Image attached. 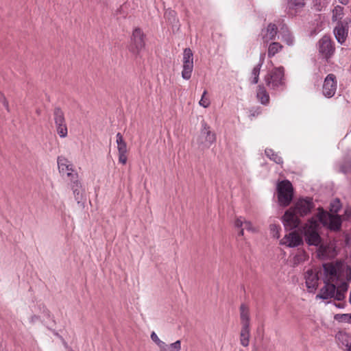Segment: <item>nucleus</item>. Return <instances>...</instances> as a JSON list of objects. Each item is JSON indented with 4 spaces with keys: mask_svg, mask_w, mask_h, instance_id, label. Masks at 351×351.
Instances as JSON below:
<instances>
[{
    "mask_svg": "<svg viewBox=\"0 0 351 351\" xmlns=\"http://www.w3.org/2000/svg\"><path fill=\"white\" fill-rule=\"evenodd\" d=\"M264 80L270 89L276 90L283 87L285 84L284 68H274L265 76Z\"/></svg>",
    "mask_w": 351,
    "mask_h": 351,
    "instance_id": "4",
    "label": "nucleus"
},
{
    "mask_svg": "<svg viewBox=\"0 0 351 351\" xmlns=\"http://www.w3.org/2000/svg\"><path fill=\"white\" fill-rule=\"evenodd\" d=\"M283 49V46L278 42L271 43L268 46L267 56L269 58L274 57Z\"/></svg>",
    "mask_w": 351,
    "mask_h": 351,
    "instance_id": "26",
    "label": "nucleus"
},
{
    "mask_svg": "<svg viewBox=\"0 0 351 351\" xmlns=\"http://www.w3.org/2000/svg\"><path fill=\"white\" fill-rule=\"evenodd\" d=\"M270 232L273 237L278 239L280 237V227L276 224H271L269 226Z\"/></svg>",
    "mask_w": 351,
    "mask_h": 351,
    "instance_id": "37",
    "label": "nucleus"
},
{
    "mask_svg": "<svg viewBox=\"0 0 351 351\" xmlns=\"http://www.w3.org/2000/svg\"><path fill=\"white\" fill-rule=\"evenodd\" d=\"M256 97L263 105H267L269 103V93L262 84L257 87Z\"/></svg>",
    "mask_w": 351,
    "mask_h": 351,
    "instance_id": "20",
    "label": "nucleus"
},
{
    "mask_svg": "<svg viewBox=\"0 0 351 351\" xmlns=\"http://www.w3.org/2000/svg\"><path fill=\"white\" fill-rule=\"evenodd\" d=\"M202 134L205 136V142L206 145L210 146L215 142L216 135L210 131V128L207 126V125L204 126Z\"/></svg>",
    "mask_w": 351,
    "mask_h": 351,
    "instance_id": "24",
    "label": "nucleus"
},
{
    "mask_svg": "<svg viewBox=\"0 0 351 351\" xmlns=\"http://www.w3.org/2000/svg\"><path fill=\"white\" fill-rule=\"evenodd\" d=\"M263 61H264L263 58L261 57L260 59V62L256 66H255L252 71V73H251V75H252V83L253 84H256L258 82L260 71H261L262 65L263 64Z\"/></svg>",
    "mask_w": 351,
    "mask_h": 351,
    "instance_id": "28",
    "label": "nucleus"
},
{
    "mask_svg": "<svg viewBox=\"0 0 351 351\" xmlns=\"http://www.w3.org/2000/svg\"><path fill=\"white\" fill-rule=\"evenodd\" d=\"M341 208V202L337 199L330 204V211L332 213H337L340 210Z\"/></svg>",
    "mask_w": 351,
    "mask_h": 351,
    "instance_id": "34",
    "label": "nucleus"
},
{
    "mask_svg": "<svg viewBox=\"0 0 351 351\" xmlns=\"http://www.w3.org/2000/svg\"><path fill=\"white\" fill-rule=\"evenodd\" d=\"M282 39L288 45H291L293 43V38L289 33L285 34Z\"/></svg>",
    "mask_w": 351,
    "mask_h": 351,
    "instance_id": "41",
    "label": "nucleus"
},
{
    "mask_svg": "<svg viewBox=\"0 0 351 351\" xmlns=\"http://www.w3.org/2000/svg\"><path fill=\"white\" fill-rule=\"evenodd\" d=\"M265 153L270 160H273L278 165H282L283 163L282 158L278 156V154L276 153L273 149H266L265 150Z\"/></svg>",
    "mask_w": 351,
    "mask_h": 351,
    "instance_id": "29",
    "label": "nucleus"
},
{
    "mask_svg": "<svg viewBox=\"0 0 351 351\" xmlns=\"http://www.w3.org/2000/svg\"><path fill=\"white\" fill-rule=\"evenodd\" d=\"M335 319H341V321L351 324V314L337 315Z\"/></svg>",
    "mask_w": 351,
    "mask_h": 351,
    "instance_id": "38",
    "label": "nucleus"
},
{
    "mask_svg": "<svg viewBox=\"0 0 351 351\" xmlns=\"http://www.w3.org/2000/svg\"><path fill=\"white\" fill-rule=\"evenodd\" d=\"M318 210L317 218L320 223L324 226H327L331 230L337 231L340 229L341 218L339 215L326 213L321 208Z\"/></svg>",
    "mask_w": 351,
    "mask_h": 351,
    "instance_id": "5",
    "label": "nucleus"
},
{
    "mask_svg": "<svg viewBox=\"0 0 351 351\" xmlns=\"http://www.w3.org/2000/svg\"><path fill=\"white\" fill-rule=\"evenodd\" d=\"M304 278L308 291L311 293L314 292L318 287V272L315 269H308L305 273Z\"/></svg>",
    "mask_w": 351,
    "mask_h": 351,
    "instance_id": "14",
    "label": "nucleus"
},
{
    "mask_svg": "<svg viewBox=\"0 0 351 351\" xmlns=\"http://www.w3.org/2000/svg\"><path fill=\"white\" fill-rule=\"evenodd\" d=\"M343 15V8L341 5H337L332 10V20L337 21L342 19Z\"/></svg>",
    "mask_w": 351,
    "mask_h": 351,
    "instance_id": "31",
    "label": "nucleus"
},
{
    "mask_svg": "<svg viewBox=\"0 0 351 351\" xmlns=\"http://www.w3.org/2000/svg\"><path fill=\"white\" fill-rule=\"evenodd\" d=\"M263 40L265 43L274 40L278 34V27L274 23H269L265 30L262 31Z\"/></svg>",
    "mask_w": 351,
    "mask_h": 351,
    "instance_id": "19",
    "label": "nucleus"
},
{
    "mask_svg": "<svg viewBox=\"0 0 351 351\" xmlns=\"http://www.w3.org/2000/svg\"><path fill=\"white\" fill-rule=\"evenodd\" d=\"M206 95H207V91L204 90L202 94V98L199 102V105L204 108H208L210 104V99L206 96Z\"/></svg>",
    "mask_w": 351,
    "mask_h": 351,
    "instance_id": "35",
    "label": "nucleus"
},
{
    "mask_svg": "<svg viewBox=\"0 0 351 351\" xmlns=\"http://www.w3.org/2000/svg\"><path fill=\"white\" fill-rule=\"evenodd\" d=\"M319 53L328 60L334 54L335 48L330 36H324L318 42Z\"/></svg>",
    "mask_w": 351,
    "mask_h": 351,
    "instance_id": "11",
    "label": "nucleus"
},
{
    "mask_svg": "<svg viewBox=\"0 0 351 351\" xmlns=\"http://www.w3.org/2000/svg\"><path fill=\"white\" fill-rule=\"evenodd\" d=\"M337 338L341 345L345 346L346 349L351 347V336L349 334L340 332L337 335Z\"/></svg>",
    "mask_w": 351,
    "mask_h": 351,
    "instance_id": "27",
    "label": "nucleus"
},
{
    "mask_svg": "<svg viewBox=\"0 0 351 351\" xmlns=\"http://www.w3.org/2000/svg\"><path fill=\"white\" fill-rule=\"evenodd\" d=\"M337 82L336 76L332 74H328L324 79L322 86V93L327 98L332 97L337 90Z\"/></svg>",
    "mask_w": 351,
    "mask_h": 351,
    "instance_id": "12",
    "label": "nucleus"
},
{
    "mask_svg": "<svg viewBox=\"0 0 351 351\" xmlns=\"http://www.w3.org/2000/svg\"><path fill=\"white\" fill-rule=\"evenodd\" d=\"M57 160L58 170L62 176H64L66 173L71 172L74 169L73 164L66 157L58 156Z\"/></svg>",
    "mask_w": 351,
    "mask_h": 351,
    "instance_id": "18",
    "label": "nucleus"
},
{
    "mask_svg": "<svg viewBox=\"0 0 351 351\" xmlns=\"http://www.w3.org/2000/svg\"><path fill=\"white\" fill-rule=\"evenodd\" d=\"M240 317L242 326L250 327V312L248 307L242 304L240 306Z\"/></svg>",
    "mask_w": 351,
    "mask_h": 351,
    "instance_id": "21",
    "label": "nucleus"
},
{
    "mask_svg": "<svg viewBox=\"0 0 351 351\" xmlns=\"http://www.w3.org/2000/svg\"><path fill=\"white\" fill-rule=\"evenodd\" d=\"M323 280L324 286L317 297L343 300L351 280V268L341 261L323 264Z\"/></svg>",
    "mask_w": 351,
    "mask_h": 351,
    "instance_id": "1",
    "label": "nucleus"
},
{
    "mask_svg": "<svg viewBox=\"0 0 351 351\" xmlns=\"http://www.w3.org/2000/svg\"><path fill=\"white\" fill-rule=\"evenodd\" d=\"M317 252L318 257L322 259L333 258L336 254L332 244L320 245Z\"/></svg>",
    "mask_w": 351,
    "mask_h": 351,
    "instance_id": "17",
    "label": "nucleus"
},
{
    "mask_svg": "<svg viewBox=\"0 0 351 351\" xmlns=\"http://www.w3.org/2000/svg\"><path fill=\"white\" fill-rule=\"evenodd\" d=\"M71 187L73 191V193L75 199L77 201V202H80V201L82 199V193H81L82 184H81V182H79L72 183L71 185Z\"/></svg>",
    "mask_w": 351,
    "mask_h": 351,
    "instance_id": "30",
    "label": "nucleus"
},
{
    "mask_svg": "<svg viewBox=\"0 0 351 351\" xmlns=\"http://www.w3.org/2000/svg\"><path fill=\"white\" fill-rule=\"evenodd\" d=\"M71 182V184L74 182H79V175L75 169L72 170L71 172H67L65 175Z\"/></svg>",
    "mask_w": 351,
    "mask_h": 351,
    "instance_id": "33",
    "label": "nucleus"
},
{
    "mask_svg": "<svg viewBox=\"0 0 351 351\" xmlns=\"http://www.w3.org/2000/svg\"><path fill=\"white\" fill-rule=\"evenodd\" d=\"M350 21L345 23L339 21L334 29V34L336 40L340 44H343L346 40L348 34V23Z\"/></svg>",
    "mask_w": 351,
    "mask_h": 351,
    "instance_id": "15",
    "label": "nucleus"
},
{
    "mask_svg": "<svg viewBox=\"0 0 351 351\" xmlns=\"http://www.w3.org/2000/svg\"><path fill=\"white\" fill-rule=\"evenodd\" d=\"M297 215L291 208L285 211L282 217V221L286 230H292L299 226L300 219Z\"/></svg>",
    "mask_w": 351,
    "mask_h": 351,
    "instance_id": "10",
    "label": "nucleus"
},
{
    "mask_svg": "<svg viewBox=\"0 0 351 351\" xmlns=\"http://www.w3.org/2000/svg\"><path fill=\"white\" fill-rule=\"evenodd\" d=\"M346 351H351V347L350 348L346 349Z\"/></svg>",
    "mask_w": 351,
    "mask_h": 351,
    "instance_id": "46",
    "label": "nucleus"
},
{
    "mask_svg": "<svg viewBox=\"0 0 351 351\" xmlns=\"http://www.w3.org/2000/svg\"><path fill=\"white\" fill-rule=\"evenodd\" d=\"M0 101L3 104L8 112L10 111L9 104L5 95L0 91Z\"/></svg>",
    "mask_w": 351,
    "mask_h": 351,
    "instance_id": "40",
    "label": "nucleus"
},
{
    "mask_svg": "<svg viewBox=\"0 0 351 351\" xmlns=\"http://www.w3.org/2000/svg\"><path fill=\"white\" fill-rule=\"evenodd\" d=\"M341 4L347 5L349 2V0H338Z\"/></svg>",
    "mask_w": 351,
    "mask_h": 351,
    "instance_id": "43",
    "label": "nucleus"
},
{
    "mask_svg": "<svg viewBox=\"0 0 351 351\" xmlns=\"http://www.w3.org/2000/svg\"><path fill=\"white\" fill-rule=\"evenodd\" d=\"M280 243L289 247H295L302 243V239L296 232L286 234L281 240Z\"/></svg>",
    "mask_w": 351,
    "mask_h": 351,
    "instance_id": "16",
    "label": "nucleus"
},
{
    "mask_svg": "<svg viewBox=\"0 0 351 351\" xmlns=\"http://www.w3.org/2000/svg\"><path fill=\"white\" fill-rule=\"evenodd\" d=\"M54 122L58 134L60 138H65L68 134V129L63 111L56 108L53 112Z\"/></svg>",
    "mask_w": 351,
    "mask_h": 351,
    "instance_id": "9",
    "label": "nucleus"
},
{
    "mask_svg": "<svg viewBox=\"0 0 351 351\" xmlns=\"http://www.w3.org/2000/svg\"><path fill=\"white\" fill-rule=\"evenodd\" d=\"M319 223L317 217H311L304 225L302 232L308 245L318 246L321 244L322 238L319 234Z\"/></svg>",
    "mask_w": 351,
    "mask_h": 351,
    "instance_id": "2",
    "label": "nucleus"
},
{
    "mask_svg": "<svg viewBox=\"0 0 351 351\" xmlns=\"http://www.w3.org/2000/svg\"><path fill=\"white\" fill-rule=\"evenodd\" d=\"M250 337V327L242 326L240 332V342L243 347H247L249 346Z\"/></svg>",
    "mask_w": 351,
    "mask_h": 351,
    "instance_id": "25",
    "label": "nucleus"
},
{
    "mask_svg": "<svg viewBox=\"0 0 351 351\" xmlns=\"http://www.w3.org/2000/svg\"><path fill=\"white\" fill-rule=\"evenodd\" d=\"M145 36L140 28H135L131 36L130 50L131 52L138 54L145 47Z\"/></svg>",
    "mask_w": 351,
    "mask_h": 351,
    "instance_id": "6",
    "label": "nucleus"
},
{
    "mask_svg": "<svg viewBox=\"0 0 351 351\" xmlns=\"http://www.w3.org/2000/svg\"><path fill=\"white\" fill-rule=\"evenodd\" d=\"M276 189L279 205L283 207L289 206L293 197V188L291 183L287 180L278 182Z\"/></svg>",
    "mask_w": 351,
    "mask_h": 351,
    "instance_id": "3",
    "label": "nucleus"
},
{
    "mask_svg": "<svg viewBox=\"0 0 351 351\" xmlns=\"http://www.w3.org/2000/svg\"><path fill=\"white\" fill-rule=\"evenodd\" d=\"M239 229H240V230H239V234L240 236H243V234H244V229L243 228H240Z\"/></svg>",
    "mask_w": 351,
    "mask_h": 351,
    "instance_id": "45",
    "label": "nucleus"
},
{
    "mask_svg": "<svg viewBox=\"0 0 351 351\" xmlns=\"http://www.w3.org/2000/svg\"><path fill=\"white\" fill-rule=\"evenodd\" d=\"M315 204L311 197L299 198L291 207L299 216L304 217L311 213Z\"/></svg>",
    "mask_w": 351,
    "mask_h": 351,
    "instance_id": "7",
    "label": "nucleus"
},
{
    "mask_svg": "<svg viewBox=\"0 0 351 351\" xmlns=\"http://www.w3.org/2000/svg\"><path fill=\"white\" fill-rule=\"evenodd\" d=\"M0 101L3 104L8 112L10 111L9 104L5 95L0 91Z\"/></svg>",
    "mask_w": 351,
    "mask_h": 351,
    "instance_id": "39",
    "label": "nucleus"
},
{
    "mask_svg": "<svg viewBox=\"0 0 351 351\" xmlns=\"http://www.w3.org/2000/svg\"><path fill=\"white\" fill-rule=\"evenodd\" d=\"M244 226L245 228L250 232H256L252 223L250 221L245 220L243 217H240L236 219L234 221V226L237 228H242Z\"/></svg>",
    "mask_w": 351,
    "mask_h": 351,
    "instance_id": "23",
    "label": "nucleus"
},
{
    "mask_svg": "<svg viewBox=\"0 0 351 351\" xmlns=\"http://www.w3.org/2000/svg\"><path fill=\"white\" fill-rule=\"evenodd\" d=\"M71 182V184L74 182H79V175L75 169L72 170L71 172H67L65 175Z\"/></svg>",
    "mask_w": 351,
    "mask_h": 351,
    "instance_id": "32",
    "label": "nucleus"
},
{
    "mask_svg": "<svg viewBox=\"0 0 351 351\" xmlns=\"http://www.w3.org/2000/svg\"><path fill=\"white\" fill-rule=\"evenodd\" d=\"M158 348L159 351H180L181 350V341L177 340L170 344L163 341Z\"/></svg>",
    "mask_w": 351,
    "mask_h": 351,
    "instance_id": "22",
    "label": "nucleus"
},
{
    "mask_svg": "<svg viewBox=\"0 0 351 351\" xmlns=\"http://www.w3.org/2000/svg\"><path fill=\"white\" fill-rule=\"evenodd\" d=\"M345 215H348V217H351V209H349V210H346L345 211Z\"/></svg>",
    "mask_w": 351,
    "mask_h": 351,
    "instance_id": "44",
    "label": "nucleus"
},
{
    "mask_svg": "<svg viewBox=\"0 0 351 351\" xmlns=\"http://www.w3.org/2000/svg\"><path fill=\"white\" fill-rule=\"evenodd\" d=\"M151 339L159 347L160 346V343H162L163 341L159 339L158 335L155 332H152L151 334Z\"/></svg>",
    "mask_w": 351,
    "mask_h": 351,
    "instance_id": "42",
    "label": "nucleus"
},
{
    "mask_svg": "<svg viewBox=\"0 0 351 351\" xmlns=\"http://www.w3.org/2000/svg\"><path fill=\"white\" fill-rule=\"evenodd\" d=\"M193 70V54L190 48H186L183 52V66L182 77L184 80H189Z\"/></svg>",
    "mask_w": 351,
    "mask_h": 351,
    "instance_id": "8",
    "label": "nucleus"
},
{
    "mask_svg": "<svg viewBox=\"0 0 351 351\" xmlns=\"http://www.w3.org/2000/svg\"><path fill=\"white\" fill-rule=\"evenodd\" d=\"M341 171L347 173L351 171V159H348L343 162L340 167Z\"/></svg>",
    "mask_w": 351,
    "mask_h": 351,
    "instance_id": "36",
    "label": "nucleus"
},
{
    "mask_svg": "<svg viewBox=\"0 0 351 351\" xmlns=\"http://www.w3.org/2000/svg\"><path fill=\"white\" fill-rule=\"evenodd\" d=\"M116 143L117 144L119 162L122 165H125L128 160L127 143L120 132H118L116 135Z\"/></svg>",
    "mask_w": 351,
    "mask_h": 351,
    "instance_id": "13",
    "label": "nucleus"
}]
</instances>
